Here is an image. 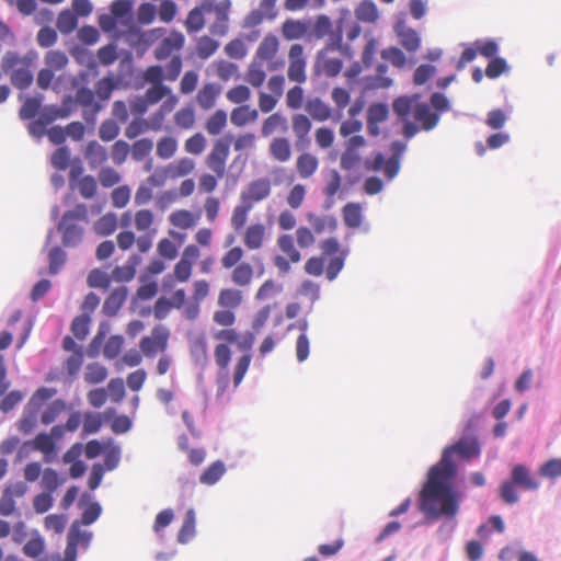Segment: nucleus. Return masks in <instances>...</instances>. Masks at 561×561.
Returning <instances> with one entry per match:
<instances>
[{
    "label": "nucleus",
    "instance_id": "f257e3e1",
    "mask_svg": "<svg viewBox=\"0 0 561 561\" xmlns=\"http://www.w3.org/2000/svg\"><path fill=\"white\" fill-rule=\"evenodd\" d=\"M243 302V294L237 288H222L218 293L217 309L213 313V321L221 329L214 330L211 337L216 342L214 347V360L218 367V376L222 379H227L229 366L232 358V346L243 354L238 358L233 367V385L234 388L239 387L242 382L249 367L251 365L252 356L250 354L251 348L254 345L255 336L252 332L247 331L244 333L239 332L233 325L237 322L236 310Z\"/></svg>",
    "mask_w": 561,
    "mask_h": 561
},
{
    "label": "nucleus",
    "instance_id": "f03ea898",
    "mask_svg": "<svg viewBox=\"0 0 561 561\" xmlns=\"http://www.w3.org/2000/svg\"><path fill=\"white\" fill-rule=\"evenodd\" d=\"M481 446L476 436H465L446 447L440 460L430 469L427 481L420 493V510L432 517L454 516L458 512V496L451 484L457 472L453 457L463 460L479 457Z\"/></svg>",
    "mask_w": 561,
    "mask_h": 561
},
{
    "label": "nucleus",
    "instance_id": "7ed1b4c3",
    "mask_svg": "<svg viewBox=\"0 0 561 561\" xmlns=\"http://www.w3.org/2000/svg\"><path fill=\"white\" fill-rule=\"evenodd\" d=\"M230 0H202L193 8L184 22L187 33H197L209 23V32L214 36H224L229 28Z\"/></svg>",
    "mask_w": 561,
    "mask_h": 561
},
{
    "label": "nucleus",
    "instance_id": "20e7f679",
    "mask_svg": "<svg viewBox=\"0 0 561 561\" xmlns=\"http://www.w3.org/2000/svg\"><path fill=\"white\" fill-rule=\"evenodd\" d=\"M34 57H21L15 51H7L1 60V68L10 77V81L19 90H26L33 82L32 67Z\"/></svg>",
    "mask_w": 561,
    "mask_h": 561
},
{
    "label": "nucleus",
    "instance_id": "39448f33",
    "mask_svg": "<svg viewBox=\"0 0 561 561\" xmlns=\"http://www.w3.org/2000/svg\"><path fill=\"white\" fill-rule=\"evenodd\" d=\"M79 222H89L88 207L84 204H78L73 209L67 210L58 224L65 247H76L81 242L83 228Z\"/></svg>",
    "mask_w": 561,
    "mask_h": 561
},
{
    "label": "nucleus",
    "instance_id": "423d86ee",
    "mask_svg": "<svg viewBox=\"0 0 561 561\" xmlns=\"http://www.w3.org/2000/svg\"><path fill=\"white\" fill-rule=\"evenodd\" d=\"M56 393L55 388L41 387L32 394L16 424L22 434L28 435L35 430L43 405Z\"/></svg>",
    "mask_w": 561,
    "mask_h": 561
},
{
    "label": "nucleus",
    "instance_id": "0eeeda50",
    "mask_svg": "<svg viewBox=\"0 0 561 561\" xmlns=\"http://www.w3.org/2000/svg\"><path fill=\"white\" fill-rule=\"evenodd\" d=\"M276 244L282 254L275 255L273 263L280 274H287L290 272L291 264L300 262L301 254L296 248L291 234H280L277 238Z\"/></svg>",
    "mask_w": 561,
    "mask_h": 561
},
{
    "label": "nucleus",
    "instance_id": "6e6552de",
    "mask_svg": "<svg viewBox=\"0 0 561 561\" xmlns=\"http://www.w3.org/2000/svg\"><path fill=\"white\" fill-rule=\"evenodd\" d=\"M230 153V144L228 138L222 137L214 141L211 150L206 157L205 163L217 178L222 179L226 175V164Z\"/></svg>",
    "mask_w": 561,
    "mask_h": 561
},
{
    "label": "nucleus",
    "instance_id": "1a4fd4ad",
    "mask_svg": "<svg viewBox=\"0 0 561 561\" xmlns=\"http://www.w3.org/2000/svg\"><path fill=\"white\" fill-rule=\"evenodd\" d=\"M170 332L163 325H156L150 335L144 336L139 342L141 353L153 358L158 353H164L169 343Z\"/></svg>",
    "mask_w": 561,
    "mask_h": 561
},
{
    "label": "nucleus",
    "instance_id": "9d476101",
    "mask_svg": "<svg viewBox=\"0 0 561 561\" xmlns=\"http://www.w3.org/2000/svg\"><path fill=\"white\" fill-rule=\"evenodd\" d=\"M278 50L279 39L276 35L270 33L265 35L259 44L253 59L259 60L260 62H267V69L270 71H275L283 65V61L274 60Z\"/></svg>",
    "mask_w": 561,
    "mask_h": 561
},
{
    "label": "nucleus",
    "instance_id": "9b49d317",
    "mask_svg": "<svg viewBox=\"0 0 561 561\" xmlns=\"http://www.w3.org/2000/svg\"><path fill=\"white\" fill-rule=\"evenodd\" d=\"M27 489L26 483L23 481H16L7 485L0 496V515L4 517L19 515L15 500L23 497Z\"/></svg>",
    "mask_w": 561,
    "mask_h": 561
},
{
    "label": "nucleus",
    "instance_id": "f8f14e48",
    "mask_svg": "<svg viewBox=\"0 0 561 561\" xmlns=\"http://www.w3.org/2000/svg\"><path fill=\"white\" fill-rule=\"evenodd\" d=\"M201 256V251L197 245L188 244L184 248L181 259L174 265L173 277L179 283H186L193 272V266Z\"/></svg>",
    "mask_w": 561,
    "mask_h": 561
},
{
    "label": "nucleus",
    "instance_id": "ddd939ff",
    "mask_svg": "<svg viewBox=\"0 0 561 561\" xmlns=\"http://www.w3.org/2000/svg\"><path fill=\"white\" fill-rule=\"evenodd\" d=\"M288 79L297 83H304L307 80V61L305 57L304 46L301 44H294L290 46L288 51Z\"/></svg>",
    "mask_w": 561,
    "mask_h": 561
},
{
    "label": "nucleus",
    "instance_id": "4468645a",
    "mask_svg": "<svg viewBox=\"0 0 561 561\" xmlns=\"http://www.w3.org/2000/svg\"><path fill=\"white\" fill-rule=\"evenodd\" d=\"M272 193V183L267 178L251 181L240 194V201L254 207L255 204L266 199Z\"/></svg>",
    "mask_w": 561,
    "mask_h": 561
},
{
    "label": "nucleus",
    "instance_id": "2eb2a0df",
    "mask_svg": "<svg viewBox=\"0 0 561 561\" xmlns=\"http://www.w3.org/2000/svg\"><path fill=\"white\" fill-rule=\"evenodd\" d=\"M185 43L184 35L181 32L172 31L169 36L163 38L154 48L153 55L157 60H164L173 53L180 51Z\"/></svg>",
    "mask_w": 561,
    "mask_h": 561
},
{
    "label": "nucleus",
    "instance_id": "dca6fc26",
    "mask_svg": "<svg viewBox=\"0 0 561 561\" xmlns=\"http://www.w3.org/2000/svg\"><path fill=\"white\" fill-rule=\"evenodd\" d=\"M328 45L320 49L317 54L316 69L318 72L324 75L328 78L336 77L343 69V61L340 58L329 57Z\"/></svg>",
    "mask_w": 561,
    "mask_h": 561
},
{
    "label": "nucleus",
    "instance_id": "f3484780",
    "mask_svg": "<svg viewBox=\"0 0 561 561\" xmlns=\"http://www.w3.org/2000/svg\"><path fill=\"white\" fill-rule=\"evenodd\" d=\"M389 115L388 106L383 103H374L367 110V130L370 136L380 135V124L386 122Z\"/></svg>",
    "mask_w": 561,
    "mask_h": 561
},
{
    "label": "nucleus",
    "instance_id": "a211bd4d",
    "mask_svg": "<svg viewBox=\"0 0 561 561\" xmlns=\"http://www.w3.org/2000/svg\"><path fill=\"white\" fill-rule=\"evenodd\" d=\"M163 113L158 111L151 118L150 122L145 119H134L127 126L125 135L127 138L133 139L138 135L147 131L148 129L159 130L162 126Z\"/></svg>",
    "mask_w": 561,
    "mask_h": 561
},
{
    "label": "nucleus",
    "instance_id": "6ab92c4d",
    "mask_svg": "<svg viewBox=\"0 0 561 561\" xmlns=\"http://www.w3.org/2000/svg\"><path fill=\"white\" fill-rule=\"evenodd\" d=\"M337 32H343V28L341 25L334 26L332 20L325 15L320 14L316 18L313 26H312V35L317 39H322L324 37H328L327 43H331L334 38V35Z\"/></svg>",
    "mask_w": 561,
    "mask_h": 561
},
{
    "label": "nucleus",
    "instance_id": "aec40b11",
    "mask_svg": "<svg viewBox=\"0 0 561 561\" xmlns=\"http://www.w3.org/2000/svg\"><path fill=\"white\" fill-rule=\"evenodd\" d=\"M220 93L221 87L219 84L214 82L205 83L196 94V102L202 110L209 111L216 105Z\"/></svg>",
    "mask_w": 561,
    "mask_h": 561
},
{
    "label": "nucleus",
    "instance_id": "412c9836",
    "mask_svg": "<svg viewBox=\"0 0 561 561\" xmlns=\"http://www.w3.org/2000/svg\"><path fill=\"white\" fill-rule=\"evenodd\" d=\"M128 289L125 286L115 288L104 300L102 311L106 317H114L125 304Z\"/></svg>",
    "mask_w": 561,
    "mask_h": 561
},
{
    "label": "nucleus",
    "instance_id": "4be33fe9",
    "mask_svg": "<svg viewBox=\"0 0 561 561\" xmlns=\"http://www.w3.org/2000/svg\"><path fill=\"white\" fill-rule=\"evenodd\" d=\"M413 116L421 124L422 129L432 130L439 122V114L433 111L427 103H420L413 110Z\"/></svg>",
    "mask_w": 561,
    "mask_h": 561
},
{
    "label": "nucleus",
    "instance_id": "5701e85b",
    "mask_svg": "<svg viewBox=\"0 0 561 561\" xmlns=\"http://www.w3.org/2000/svg\"><path fill=\"white\" fill-rule=\"evenodd\" d=\"M308 222L311 226V230L317 234H322L325 232H334L339 222L337 219L333 215H317V214H308L307 216Z\"/></svg>",
    "mask_w": 561,
    "mask_h": 561
},
{
    "label": "nucleus",
    "instance_id": "b1692460",
    "mask_svg": "<svg viewBox=\"0 0 561 561\" xmlns=\"http://www.w3.org/2000/svg\"><path fill=\"white\" fill-rule=\"evenodd\" d=\"M70 114V110L65 106H51L46 110L44 116L46 117V122L35 121L32 122L28 126V130L32 135L41 136L44 134V126L47 123H50L58 118H66Z\"/></svg>",
    "mask_w": 561,
    "mask_h": 561
},
{
    "label": "nucleus",
    "instance_id": "393cba45",
    "mask_svg": "<svg viewBox=\"0 0 561 561\" xmlns=\"http://www.w3.org/2000/svg\"><path fill=\"white\" fill-rule=\"evenodd\" d=\"M201 215L198 213H193L188 209H178L169 216L170 224L182 230L195 227Z\"/></svg>",
    "mask_w": 561,
    "mask_h": 561
},
{
    "label": "nucleus",
    "instance_id": "a878e982",
    "mask_svg": "<svg viewBox=\"0 0 561 561\" xmlns=\"http://www.w3.org/2000/svg\"><path fill=\"white\" fill-rule=\"evenodd\" d=\"M291 145L286 137H275L268 145V153L273 160L287 162L291 158Z\"/></svg>",
    "mask_w": 561,
    "mask_h": 561
},
{
    "label": "nucleus",
    "instance_id": "bb28decb",
    "mask_svg": "<svg viewBox=\"0 0 561 561\" xmlns=\"http://www.w3.org/2000/svg\"><path fill=\"white\" fill-rule=\"evenodd\" d=\"M265 240V227L262 224H252L247 227L243 234V244L249 250H259Z\"/></svg>",
    "mask_w": 561,
    "mask_h": 561
},
{
    "label": "nucleus",
    "instance_id": "cd10ccee",
    "mask_svg": "<svg viewBox=\"0 0 561 561\" xmlns=\"http://www.w3.org/2000/svg\"><path fill=\"white\" fill-rule=\"evenodd\" d=\"M162 184H163V180L159 179L158 175L152 174V175L148 176L146 182L141 183L135 193V197H134L135 204L138 206L148 204L152 199V196H153L152 188L157 187V186H161Z\"/></svg>",
    "mask_w": 561,
    "mask_h": 561
},
{
    "label": "nucleus",
    "instance_id": "c85d7f7f",
    "mask_svg": "<svg viewBox=\"0 0 561 561\" xmlns=\"http://www.w3.org/2000/svg\"><path fill=\"white\" fill-rule=\"evenodd\" d=\"M141 259L137 254H133L128 257L124 265L116 266L112 271V278L119 283L130 282L136 275V267L140 263Z\"/></svg>",
    "mask_w": 561,
    "mask_h": 561
},
{
    "label": "nucleus",
    "instance_id": "c756f323",
    "mask_svg": "<svg viewBox=\"0 0 561 561\" xmlns=\"http://www.w3.org/2000/svg\"><path fill=\"white\" fill-rule=\"evenodd\" d=\"M287 130V119L283 114L278 112L273 113L266 117L261 126V135L263 137H268L275 133H286Z\"/></svg>",
    "mask_w": 561,
    "mask_h": 561
},
{
    "label": "nucleus",
    "instance_id": "7c9ffc66",
    "mask_svg": "<svg viewBox=\"0 0 561 561\" xmlns=\"http://www.w3.org/2000/svg\"><path fill=\"white\" fill-rule=\"evenodd\" d=\"M511 479L524 490L533 491L538 489L539 482L531 476L524 465H516L511 472Z\"/></svg>",
    "mask_w": 561,
    "mask_h": 561
},
{
    "label": "nucleus",
    "instance_id": "2f4dec72",
    "mask_svg": "<svg viewBox=\"0 0 561 561\" xmlns=\"http://www.w3.org/2000/svg\"><path fill=\"white\" fill-rule=\"evenodd\" d=\"M259 117V112L250 105H239L230 113V122L236 127H243L254 123Z\"/></svg>",
    "mask_w": 561,
    "mask_h": 561
},
{
    "label": "nucleus",
    "instance_id": "473e14b6",
    "mask_svg": "<svg viewBox=\"0 0 561 561\" xmlns=\"http://www.w3.org/2000/svg\"><path fill=\"white\" fill-rule=\"evenodd\" d=\"M76 102L84 110L85 113L96 115L102 110V104L95 101V93L82 87L76 92Z\"/></svg>",
    "mask_w": 561,
    "mask_h": 561
},
{
    "label": "nucleus",
    "instance_id": "72a5a7b5",
    "mask_svg": "<svg viewBox=\"0 0 561 561\" xmlns=\"http://www.w3.org/2000/svg\"><path fill=\"white\" fill-rule=\"evenodd\" d=\"M195 170V162L193 159L183 157L179 160L171 162L165 168V176L175 180L179 178H184L191 174Z\"/></svg>",
    "mask_w": 561,
    "mask_h": 561
},
{
    "label": "nucleus",
    "instance_id": "f704fd0d",
    "mask_svg": "<svg viewBox=\"0 0 561 561\" xmlns=\"http://www.w3.org/2000/svg\"><path fill=\"white\" fill-rule=\"evenodd\" d=\"M319 168V160L310 152H304L296 160V170L301 179L311 178Z\"/></svg>",
    "mask_w": 561,
    "mask_h": 561
},
{
    "label": "nucleus",
    "instance_id": "c9c22d12",
    "mask_svg": "<svg viewBox=\"0 0 561 561\" xmlns=\"http://www.w3.org/2000/svg\"><path fill=\"white\" fill-rule=\"evenodd\" d=\"M306 112L316 121L324 122L331 118V107L319 98L310 99L306 103Z\"/></svg>",
    "mask_w": 561,
    "mask_h": 561
},
{
    "label": "nucleus",
    "instance_id": "e433bc0d",
    "mask_svg": "<svg viewBox=\"0 0 561 561\" xmlns=\"http://www.w3.org/2000/svg\"><path fill=\"white\" fill-rule=\"evenodd\" d=\"M282 35L287 41L300 39L308 31L307 24L301 20H286L280 27Z\"/></svg>",
    "mask_w": 561,
    "mask_h": 561
},
{
    "label": "nucleus",
    "instance_id": "4c0bfd02",
    "mask_svg": "<svg viewBox=\"0 0 561 561\" xmlns=\"http://www.w3.org/2000/svg\"><path fill=\"white\" fill-rule=\"evenodd\" d=\"M84 157L91 168L95 169L107 161V150L96 141H90L87 146Z\"/></svg>",
    "mask_w": 561,
    "mask_h": 561
},
{
    "label": "nucleus",
    "instance_id": "58836bf2",
    "mask_svg": "<svg viewBox=\"0 0 561 561\" xmlns=\"http://www.w3.org/2000/svg\"><path fill=\"white\" fill-rule=\"evenodd\" d=\"M254 277V268L248 262H242L233 267L231 273V280L239 287H247L252 283Z\"/></svg>",
    "mask_w": 561,
    "mask_h": 561
},
{
    "label": "nucleus",
    "instance_id": "ea45409f",
    "mask_svg": "<svg viewBox=\"0 0 561 561\" xmlns=\"http://www.w3.org/2000/svg\"><path fill=\"white\" fill-rule=\"evenodd\" d=\"M266 80L263 62L252 59L245 72V81L253 88H261Z\"/></svg>",
    "mask_w": 561,
    "mask_h": 561
},
{
    "label": "nucleus",
    "instance_id": "a19ab883",
    "mask_svg": "<svg viewBox=\"0 0 561 561\" xmlns=\"http://www.w3.org/2000/svg\"><path fill=\"white\" fill-rule=\"evenodd\" d=\"M342 217L347 228H359L363 220L362 207L358 203H347L342 208Z\"/></svg>",
    "mask_w": 561,
    "mask_h": 561
},
{
    "label": "nucleus",
    "instance_id": "79ce46f5",
    "mask_svg": "<svg viewBox=\"0 0 561 561\" xmlns=\"http://www.w3.org/2000/svg\"><path fill=\"white\" fill-rule=\"evenodd\" d=\"M226 472V466L221 460L211 462L201 474L199 482L206 485L217 483Z\"/></svg>",
    "mask_w": 561,
    "mask_h": 561
},
{
    "label": "nucleus",
    "instance_id": "37998d69",
    "mask_svg": "<svg viewBox=\"0 0 561 561\" xmlns=\"http://www.w3.org/2000/svg\"><path fill=\"white\" fill-rule=\"evenodd\" d=\"M68 61L67 55L61 50H49L44 57L45 68L50 69L54 72L66 68Z\"/></svg>",
    "mask_w": 561,
    "mask_h": 561
},
{
    "label": "nucleus",
    "instance_id": "c03bdc74",
    "mask_svg": "<svg viewBox=\"0 0 561 561\" xmlns=\"http://www.w3.org/2000/svg\"><path fill=\"white\" fill-rule=\"evenodd\" d=\"M253 206L247 202H241L233 208L231 215V226L236 231L241 230L248 220V215L252 210Z\"/></svg>",
    "mask_w": 561,
    "mask_h": 561
},
{
    "label": "nucleus",
    "instance_id": "a18cd8bd",
    "mask_svg": "<svg viewBox=\"0 0 561 561\" xmlns=\"http://www.w3.org/2000/svg\"><path fill=\"white\" fill-rule=\"evenodd\" d=\"M32 442L35 450L41 451L45 457H50L56 454V443L53 440L51 435L39 433Z\"/></svg>",
    "mask_w": 561,
    "mask_h": 561
},
{
    "label": "nucleus",
    "instance_id": "49530a36",
    "mask_svg": "<svg viewBox=\"0 0 561 561\" xmlns=\"http://www.w3.org/2000/svg\"><path fill=\"white\" fill-rule=\"evenodd\" d=\"M66 410V402L62 399L51 401L41 415V422L49 425Z\"/></svg>",
    "mask_w": 561,
    "mask_h": 561
},
{
    "label": "nucleus",
    "instance_id": "de8ad7c7",
    "mask_svg": "<svg viewBox=\"0 0 561 561\" xmlns=\"http://www.w3.org/2000/svg\"><path fill=\"white\" fill-rule=\"evenodd\" d=\"M227 125V114L224 110H217L206 121V130L211 136H217Z\"/></svg>",
    "mask_w": 561,
    "mask_h": 561
},
{
    "label": "nucleus",
    "instance_id": "09e8293b",
    "mask_svg": "<svg viewBox=\"0 0 561 561\" xmlns=\"http://www.w3.org/2000/svg\"><path fill=\"white\" fill-rule=\"evenodd\" d=\"M72 188H77L84 199H90L96 194L98 183L92 175H83L75 183Z\"/></svg>",
    "mask_w": 561,
    "mask_h": 561
},
{
    "label": "nucleus",
    "instance_id": "8fccbe9b",
    "mask_svg": "<svg viewBox=\"0 0 561 561\" xmlns=\"http://www.w3.org/2000/svg\"><path fill=\"white\" fill-rule=\"evenodd\" d=\"M116 228L117 219L114 214H106L94 224V231L102 237L112 234Z\"/></svg>",
    "mask_w": 561,
    "mask_h": 561
},
{
    "label": "nucleus",
    "instance_id": "3c124183",
    "mask_svg": "<svg viewBox=\"0 0 561 561\" xmlns=\"http://www.w3.org/2000/svg\"><path fill=\"white\" fill-rule=\"evenodd\" d=\"M294 134L299 140H305L311 130L312 124L304 114H296L291 118Z\"/></svg>",
    "mask_w": 561,
    "mask_h": 561
},
{
    "label": "nucleus",
    "instance_id": "603ef678",
    "mask_svg": "<svg viewBox=\"0 0 561 561\" xmlns=\"http://www.w3.org/2000/svg\"><path fill=\"white\" fill-rule=\"evenodd\" d=\"M103 425V416L101 413L85 412L82 422V434L90 435L98 433Z\"/></svg>",
    "mask_w": 561,
    "mask_h": 561
},
{
    "label": "nucleus",
    "instance_id": "864d4df0",
    "mask_svg": "<svg viewBox=\"0 0 561 561\" xmlns=\"http://www.w3.org/2000/svg\"><path fill=\"white\" fill-rule=\"evenodd\" d=\"M195 534V512L194 510H188L185 514V518L183 525L179 531L178 540L181 543L187 542L193 538Z\"/></svg>",
    "mask_w": 561,
    "mask_h": 561
},
{
    "label": "nucleus",
    "instance_id": "5fc2aeb1",
    "mask_svg": "<svg viewBox=\"0 0 561 561\" xmlns=\"http://www.w3.org/2000/svg\"><path fill=\"white\" fill-rule=\"evenodd\" d=\"M218 47L219 43L216 39L205 35L196 43V54L199 58L207 59L216 53Z\"/></svg>",
    "mask_w": 561,
    "mask_h": 561
},
{
    "label": "nucleus",
    "instance_id": "6e6d98bb",
    "mask_svg": "<svg viewBox=\"0 0 561 561\" xmlns=\"http://www.w3.org/2000/svg\"><path fill=\"white\" fill-rule=\"evenodd\" d=\"M355 14L358 20L367 23L376 22L379 16L377 5L370 1L362 2L355 10Z\"/></svg>",
    "mask_w": 561,
    "mask_h": 561
},
{
    "label": "nucleus",
    "instance_id": "4d7b16f0",
    "mask_svg": "<svg viewBox=\"0 0 561 561\" xmlns=\"http://www.w3.org/2000/svg\"><path fill=\"white\" fill-rule=\"evenodd\" d=\"M178 150V141L170 136H164L157 142V156L160 159L168 160L172 158Z\"/></svg>",
    "mask_w": 561,
    "mask_h": 561
},
{
    "label": "nucleus",
    "instance_id": "13d9d810",
    "mask_svg": "<svg viewBox=\"0 0 561 561\" xmlns=\"http://www.w3.org/2000/svg\"><path fill=\"white\" fill-rule=\"evenodd\" d=\"M107 377V369L99 364L92 363L87 366V370L84 374V380L89 385H96L103 382Z\"/></svg>",
    "mask_w": 561,
    "mask_h": 561
},
{
    "label": "nucleus",
    "instance_id": "bf43d9fd",
    "mask_svg": "<svg viewBox=\"0 0 561 561\" xmlns=\"http://www.w3.org/2000/svg\"><path fill=\"white\" fill-rule=\"evenodd\" d=\"M401 45L411 53L416 51L421 45V38L417 32L411 27H407L399 33Z\"/></svg>",
    "mask_w": 561,
    "mask_h": 561
},
{
    "label": "nucleus",
    "instance_id": "052dcab7",
    "mask_svg": "<svg viewBox=\"0 0 561 561\" xmlns=\"http://www.w3.org/2000/svg\"><path fill=\"white\" fill-rule=\"evenodd\" d=\"M195 122V112L192 106L182 107L174 114V123L182 129H191Z\"/></svg>",
    "mask_w": 561,
    "mask_h": 561
},
{
    "label": "nucleus",
    "instance_id": "680f3d73",
    "mask_svg": "<svg viewBox=\"0 0 561 561\" xmlns=\"http://www.w3.org/2000/svg\"><path fill=\"white\" fill-rule=\"evenodd\" d=\"M153 149V142L149 138H141L136 140L131 148L130 153L135 161H142L147 158Z\"/></svg>",
    "mask_w": 561,
    "mask_h": 561
},
{
    "label": "nucleus",
    "instance_id": "e2e57ef3",
    "mask_svg": "<svg viewBox=\"0 0 561 561\" xmlns=\"http://www.w3.org/2000/svg\"><path fill=\"white\" fill-rule=\"evenodd\" d=\"M116 88L117 81L114 77H104L96 82L95 94L101 101H107Z\"/></svg>",
    "mask_w": 561,
    "mask_h": 561
},
{
    "label": "nucleus",
    "instance_id": "0e129e2a",
    "mask_svg": "<svg viewBox=\"0 0 561 561\" xmlns=\"http://www.w3.org/2000/svg\"><path fill=\"white\" fill-rule=\"evenodd\" d=\"M251 90L248 85L239 84L229 89L226 93V98L233 104L245 105L244 103L251 99Z\"/></svg>",
    "mask_w": 561,
    "mask_h": 561
},
{
    "label": "nucleus",
    "instance_id": "69168bd1",
    "mask_svg": "<svg viewBox=\"0 0 561 561\" xmlns=\"http://www.w3.org/2000/svg\"><path fill=\"white\" fill-rule=\"evenodd\" d=\"M135 228L137 231L147 232L154 224V214L150 209H140L134 216Z\"/></svg>",
    "mask_w": 561,
    "mask_h": 561
},
{
    "label": "nucleus",
    "instance_id": "338daca9",
    "mask_svg": "<svg viewBox=\"0 0 561 561\" xmlns=\"http://www.w3.org/2000/svg\"><path fill=\"white\" fill-rule=\"evenodd\" d=\"M111 279L112 277L107 273L99 268H94L89 273L87 283L91 288L108 289L111 286Z\"/></svg>",
    "mask_w": 561,
    "mask_h": 561
},
{
    "label": "nucleus",
    "instance_id": "774afa93",
    "mask_svg": "<svg viewBox=\"0 0 561 561\" xmlns=\"http://www.w3.org/2000/svg\"><path fill=\"white\" fill-rule=\"evenodd\" d=\"M41 105V98H26L19 112L20 118L24 121L34 118L39 112Z\"/></svg>",
    "mask_w": 561,
    "mask_h": 561
}]
</instances>
